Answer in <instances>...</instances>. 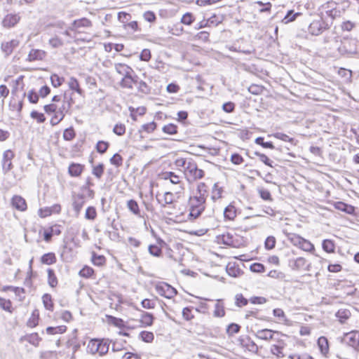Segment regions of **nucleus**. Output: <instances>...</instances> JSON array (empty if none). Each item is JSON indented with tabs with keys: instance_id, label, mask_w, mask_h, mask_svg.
<instances>
[{
	"instance_id": "f257e3e1",
	"label": "nucleus",
	"mask_w": 359,
	"mask_h": 359,
	"mask_svg": "<svg viewBox=\"0 0 359 359\" xmlns=\"http://www.w3.org/2000/svg\"><path fill=\"white\" fill-rule=\"evenodd\" d=\"M74 103L72 97H67L66 94L64 95L63 104L59 108L58 111L52 117L50 123L53 126L58 124L61 121L63 120L65 114L68 113L72 104Z\"/></svg>"
},
{
	"instance_id": "f03ea898",
	"label": "nucleus",
	"mask_w": 359,
	"mask_h": 359,
	"mask_svg": "<svg viewBox=\"0 0 359 359\" xmlns=\"http://www.w3.org/2000/svg\"><path fill=\"white\" fill-rule=\"evenodd\" d=\"M184 174L189 181H196L204 177L205 172L202 169L198 168L195 162L189 161Z\"/></svg>"
},
{
	"instance_id": "7ed1b4c3",
	"label": "nucleus",
	"mask_w": 359,
	"mask_h": 359,
	"mask_svg": "<svg viewBox=\"0 0 359 359\" xmlns=\"http://www.w3.org/2000/svg\"><path fill=\"white\" fill-rule=\"evenodd\" d=\"M329 29L328 24L323 19L319 18L314 20L309 27V32L312 35L318 36L325 29Z\"/></svg>"
},
{
	"instance_id": "20e7f679",
	"label": "nucleus",
	"mask_w": 359,
	"mask_h": 359,
	"mask_svg": "<svg viewBox=\"0 0 359 359\" xmlns=\"http://www.w3.org/2000/svg\"><path fill=\"white\" fill-rule=\"evenodd\" d=\"M341 342L352 347L355 351H358L359 348V331H351L346 333L341 338Z\"/></svg>"
},
{
	"instance_id": "39448f33",
	"label": "nucleus",
	"mask_w": 359,
	"mask_h": 359,
	"mask_svg": "<svg viewBox=\"0 0 359 359\" xmlns=\"http://www.w3.org/2000/svg\"><path fill=\"white\" fill-rule=\"evenodd\" d=\"M14 156L15 154L11 149H8L4 152L1 164L2 170L4 174L8 173L13 169V165L12 163V160L13 159Z\"/></svg>"
},
{
	"instance_id": "423d86ee",
	"label": "nucleus",
	"mask_w": 359,
	"mask_h": 359,
	"mask_svg": "<svg viewBox=\"0 0 359 359\" xmlns=\"http://www.w3.org/2000/svg\"><path fill=\"white\" fill-rule=\"evenodd\" d=\"M156 290L161 296L168 299H171L177 294V290L168 283H163L156 286Z\"/></svg>"
},
{
	"instance_id": "0eeeda50",
	"label": "nucleus",
	"mask_w": 359,
	"mask_h": 359,
	"mask_svg": "<svg viewBox=\"0 0 359 359\" xmlns=\"http://www.w3.org/2000/svg\"><path fill=\"white\" fill-rule=\"evenodd\" d=\"M217 241L219 243H222L232 248H238L240 246L239 241L235 239L233 236L230 233L217 236Z\"/></svg>"
},
{
	"instance_id": "6e6552de",
	"label": "nucleus",
	"mask_w": 359,
	"mask_h": 359,
	"mask_svg": "<svg viewBox=\"0 0 359 359\" xmlns=\"http://www.w3.org/2000/svg\"><path fill=\"white\" fill-rule=\"evenodd\" d=\"M20 16L16 13H8L4 16L1 25L4 27L9 29L15 27L20 20Z\"/></svg>"
},
{
	"instance_id": "1a4fd4ad",
	"label": "nucleus",
	"mask_w": 359,
	"mask_h": 359,
	"mask_svg": "<svg viewBox=\"0 0 359 359\" xmlns=\"http://www.w3.org/2000/svg\"><path fill=\"white\" fill-rule=\"evenodd\" d=\"M92 23L91 22L86 18H83L79 20H75L73 21V22L71 24V25L69 27V29L71 31H74L75 32H81L80 30L82 27H91Z\"/></svg>"
},
{
	"instance_id": "9d476101",
	"label": "nucleus",
	"mask_w": 359,
	"mask_h": 359,
	"mask_svg": "<svg viewBox=\"0 0 359 359\" xmlns=\"http://www.w3.org/2000/svg\"><path fill=\"white\" fill-rule=\"evenodd\" d=\"M137 82L138 76L134 74L123 77L119 84L123 88L132 89L133 88V85L137 84Z\"/></svg>"
},
{
	"instance_id": "9b49d317",
	"label": "nucleus",
	"mask_w": 359,
	"mask_h": 359,
	"mask_svg": "<svg viewBox=\"0 0 359 359\" xmlns=\"http://www.w3.org/2000/svg\"><path fill=\"white\" fill-rule=\"evenodd\" d=\"M116 72L123 76V77L128 76L130 74H134V70L128 65L123 63H116L114 65Z\"/></svg>"
},
{
	"instance_id": "f8f14e48",
	"label": "nucleus",
	"mask_w": 359,
	"mask_h": 359,
	"mask_svg": "<svg viewBox=\"0 0 359 359\" xmlns=\"http://www.w3.org/2000/svg\"><path fill=\"white\" fill-rule=\"evenodd\" d=\"M11 205L16 210L22 212L26 210L27 208L25 200L18 195H15L12 198Z\"/></svg>"
},
{
	"instance_id": "ddd939ff",
	"label": "nucleus",
	"mask_w": 359,
	"mask_h": 359,
	"mask_svg": "<svg viewBox=\"0 0 359 359\" xmlns=\"http://www.w3.org/2000/svg\"><path fill=\"white\" fill-rule=\"evenodd\" d=\"M351 43H355V41H347L344 42L339 48L338 50L341 55H353L358 53V50L356 48H348V45H351Z\"/></svg>"
},
{
	"instance_id": "4468645a",
	"label": "nucleus",
	"mask_w": 359,
	"mask_h": 359,
	"mask_svg": "<svg viewBox=\"0 0 359 359\" xmlns=\"http://www.w3.org/2000/svg\"><path fill=\"white\" fill-rule=\"evenodd\" d=\"M273 333H278V332L270 329H263L258 330L255 336L259 339L269 341L273 339Z\"/></svg>"
},
{
	"instance_id": "2eb2a0df",
	"label": "nucleus",
	"mask_w": 359,
	"mask_h": 359,
	"mask_svg": "<svg viewBox=\"0 0 359 359\" xmlns=\"http://www.w3.org/2000/svg\"><path fill=\"white\" fill-rule=\"evenodd\" d=\"M334 206L337 210L349 215H353L355 212V207L342 201L336 202Z\"/></svg>"
},
{
	"instance_id": "dca6fc26",
	"label": "nucleus",
	"mask_w": 359,
	"mask_h": 359,
	"mask_svg": "<svg viewBox=\"0 0 359 359\" xmlns=\"http://www.w3.org/2000/svg\"><path fill=\"white\" fill-rule=\"evenodd\" d=\"M154 320V316L148 312L142 311L140 323L142 326L148 327L151 326L153 324Z\"/></svg>"
},
{
	"instance_id": "f3484780",
	"label": "nucleus",
	"mask_w": 359,
	"mask_h": 359,
	"mask_svg": "<svg viewBox=\"0 0 359 359\" xmlns=\"http://www.w3.org/2000/svg\"><path fill=\"white\" fill-rule=\"evenodd\" d=\"M206 198L202 196H194L189 198V208H197L199 206H205Z\"/></svg>"
},
{
	"instance_id": "a211bd4d",
	"label": "nucleus",
	"mask_w": 359,
	"mask_h": 359,
	"mask_svg": "<svg viewBox=\"0 0 359 359\" xmlns=\"http://www.w3.org/2000/svg\"><path fill=\"white\" fill-rule=\"evenodd\" d=\"M84 165L79 163H72L69 165L68 172L72 177H79L83 172Z\"/></svg>"
},
{
	"instance_id": "6ab92c4d",
	"label": "nucleus",
	"mask_w": 359,
	"mask_h": 359,
	"mask_svg": "<svg viewBox=\"0 0 359 359\" xmlns=\"http://www.w3.org/2000/svg\"><path fill=\"white\" fill-rule=\"evenodd\" d=\"M84 203L85 199L83 195L79 194L74 198L73 208L76 215L79 214Z\"/></svg>"
},
{
	"instance_id": "aec40b11",
	"label": "nucleus",
	"mask_w": 359,
	"mask_h": 359,
	"mask_svg": "<svg viewBox=\"0 0 359 359\" xmlns=\"http://www.w3.org/2000/svg\"><path fill=\"white\" fill-rule=\"evenodd\" d=\"M19 44L18 40H11V41L3 43L1 44V49L6 55H10L13 49L16 48Z\"/></svg>"
},
{
	"instance_id": "412c9836",
	"label": "nucleus",
	"mask_w": 359,
	"mask_h": 359,
	"mask_svg": "<svg viewBox=\"0 0 359 359\" xmlns=\"http://www.w3.org/2000/svg\"><path fill=\"white\" fill-rule=\"evenodd\" d=\"M127 208L128 210L135 215L138 217H142L140 210L139 208V205L137 202L134 199H130L127 201Z\"/></svg>"
},
{
	"instance_id": "4be33fe9",
	"label": "nucleus",
	"mask_w": 359,
	"mask_h": 359,
	"mask_svg": "<svg viewBox=\"0 0 359 359\" xmlns=\"http://www.w3.org/2000/svg\"><path fill=\"white\" fill-rule=\"evenodd\" d=\"M226 270L227 273L232 277H238L242 273L241 269L236 266V263H229Z\"/></svg>"
},
{
	"instance_id": "5701e85b",
	"label": "nucleus",
	"mask_w": 359,
	"mask_h": 359,
	"mask_svg": "<svg viewBox=\"0 0 359 359\" xmlns=\"http://www.w3.org/2000/svg\"><path fill=\"white\" fill-rule=\"evenodd\" d=\"M306 263V260L304 257H298L294 260L289 261V266L292 270L298 271L303 268Z\"/></svg>"
},
{
	"instance_id": "b1692460",
	"label": "nucleus",
	"mask_w": 359,
	"mask_h": 359,
	"mask_svg": "<svg viewBox=\"0 0 359 359\" xmlns=\"http://www.w3.org/2000/svg\"><path fill=\"white\" fill-rule=\"evenodd\" d=\"M318 345L321 353L326 356L329 352L328 340L325 337H320L318 339Z\"/></svg>"
},
{
	"instance_id": "393cba45",
	"label": "nucleus",
	"mask_w": 359,
	"mask_h": 359,
	"mask_svg": "<svg viewBox=\"0 0 359 359\" xmlns=\"http://www.w3.org/2000/svg\"><path fill=\"white\" fill-rule=\"evenodd\" d=\"M98 343L97 353L101 356L105 355L108 352L109 348V339H99Z\"/></svg>"
},
{
	"instance_id": "a878e982",
	"label": "nucleus",
	"mask_w": 359,
	"mask_h": 359,
	"mask_svg": "<svg viewBox=\"0 0 359 359\" xmlns=\"http://www.w3.org/2000/svg\"><path fill=\"white\" fill-rule=\"evenodd\" d=\"M23 339L36 347L39 346V342L41 341V338L36 332L27 334Z\"/></svg>"
},
{
	"instance_id": "bb28decb",
	"label": "nucleus",
	"mask_w": 359,
	"mask_h": 359,
	"mask_svg": "<svg viewBox=\"0 0 359 359\" xmlns=\"http://www.w3.org/2000/svg\"><path fill=\"white\" fill-rule=\"evenodd\" d=\"M69 88L76 91L80 95H83V90L80 88L78 80L74 77H71L68 81Z\"/></svg>"
},
{
	"instance_id": "cd10ccee",
	"label": "nucleus",
	"mask_w": 359,
	"mask_h": 359,
	"mask_svg": "<svg viewBox=\"0 0 359 359\" xmlns=\"http://www.w3.org/2000/svg\"><path fill=\"white\" fill-rule=\"evenodd\" d=\"M156 199L162 207H165L167 205H170L173 203L174 196L171 192L167 191L164 194L163 199L162 201L158 198V196H156Z\"/></svg>"
},
{
	"instance_id": "c85d7f7f",
	"label": "nucleus",
	"mask_w": 359,
	"mask_h": 359,
	"mask_svg": "<svg viewBox=\"0 0 359 359\" xmlns=\"http://www.w3.org/2000/svg\"><path fill=\"white\" fill-rule=\"evenodd\" d=\"M224 217L226 219L233 220L236 217V208L232 205H229L224 210Z\"/></svg>"
},
{
	"instance_id": "c756f323",
	"label": "nucleus",
	"mask_w": 359,
	"mask_h": 359,
	"mask_svg": "<svg viewBox=\"0 0 359 359\" xmlns=\"http://www.w3.org/2000/svg\"><path fill=\"white\" fill-rule=\"evenodd\" d=\"M57 259L53 252L46 253L41 257V263L47 265L53 264L55 263Z\"/></svg>"
},
{
	"instance_id": "7c9ffc66",
	"label": "nucleus",
	"mask_w": 359,
	"mask_h": 359,
	"mask_svg": "<svg viewBox=\"0 0 359 359\" xmlns=\"http://www.w3.org/2000/svg\"><path fill=\"white\" fill-rule=\"evenodd\" d=\"M271 136L276 137V139L283 140L284 142H288L292 145H296L297 140H294L292 137H289L286 134L282 133H276L271 135Z\"/></svg>"
},
{
	"instance_id": "2f4dec72",
	"label": "nucleus",
	"mask_w": 359,
	"mask_h": 359,
	"mask_svg": "<svg viewBox=\"0 0 359 359\" xmlns=\"http://www.w3.org/2000/svg\"><path fill=\"white\" fill-rule=\"evenodd\" d=\"M322 248L323 250L328 253H332L335 251L334 243L330 239L324 240L322 243Z\"/></svg>"
},
{
	"instance_id": "473e14b6",
	"label": "nucleus",
	"mask_w": 359,
	"mask_h": 359,
	"mask_svg": "<svg viewBox=\"0 0 359 359\" xmlns=\"http://www.w3.org/2000/svg\"><path fill=\"white\" fill-rule=\"evenodd\" d=\"M43 304L46 309L49 310L50 311H53L54 304L53 303L51 295L49 294H44L42 297Z\"/></svg>"
},
{
	"instance_id": "72a5a7b5",
	"label": "nucleus",
	"mask_w": 359,
	"mask_h": 359,
	"mask_svg": "<svg viewBox=\"0 0 359 359\" xmlns=\"http://www.w3.org/2000/svg\"><path fill=\"white\" fill-rule=\"evenodd\" d=\"M27 95L29 102L31 104H36L39 100V95L34 89H32L28 91L27 94L24 93L23 97Z\"/></svg>"
},
{
	"instance_id": "f704fd0d",
	"label": "nucleus",
	"mask_w": 359,
	"mask_h": 359,
	"mask_svg": "<svg viewBox=\"0 0 359 359\" xmlns=\"http://www.w3.org/2000/svg\"><path fill=\"white\" fill-rule=\"evenodd\" d=\"M43 55H44V52H43L40 50L32 49L28 55L27 60L29 61L41 60L43 58Z\"/></svg>"
},
{
	"instance_id": "c9c22d12",
	"label": "nucleus",
	"mask_w": 359,
	"mask_h": 359,
	"mask_svg": "<svg viewBox=\"0 0 359 359\" xmlns=\"http://www.w3.org/2000/svg\"><path fill=\"white\" fill-rule=\"evenodd\" d=\"M288 241H290L294 245L299 248L302 241L304 238L301 237L298 234L290 233L287 235Z\"/></svg>"
},
{
	"instance_id": "e433bc0d",
	"label": "nucleus",
	"mask_w": 359,
	"mask_h": 359,
	"mask_svg": "<svg viewBox=\"0 0 359 359\" xmlns=\"http://www.w3.org/2000/svg\"><path fill=\"white\" fill-rule=\"evenodd\" d=\"M205 206H199L197 208H189V218L190 219H197L204 211Z\"/></svg>"
},
{
	"instance_id": "4c0bfd02",
	"label": "nucleus",
	"mask_w": 359,
	"mask_h": 359,
	"mask_svg": "<svg viewBox=\"0 0 359 359\" xmlns=\"http://www.w3.org/2000/svg\"><path fill=\"white\" fill-rule=\"evenodd\" d=\"M48 283L51 287H55L57 285V279L55 274V271L51 269H48Z\"/></svg>"
},
{
	"instance_id": "58836bf2",
	"label": "nucleus",
	"mask_w": 359,
	"mask_h": 359,
	"mask_svg": "<svg viewBox=\"0 0 359 359\" xmlns=\"http://www.w3.org/2000/svg\"><path fill=\"white\" fill-rule=\"evenodd\" d=\"M92 262L95 266H102L105 264L106 259L103 255H97L95 252L92 253Z\"/></svg>"
},
{
	"instance_id": "ea45409f",
	"label": "nucleus",
	"mask_w": 359,
	"mask_h": 359,
	"mask_svg": "<svg viewBox=\"0 0 359 359\" xmlns=\"http://www.w3.org/2000/svg\"><path fill=\"white\" fill-rule=\"evenodd\" d=\"M225 315V311L223 304L221 303V300H217L215 305L214 316L215 317H223Z\"/></svg>"
},
{
	"instance_id": "a19ab883",
	"label": "nucleus",
	"mask_w": 359,
	"mask_h": 359,
	"mask_svg": "<svg viewBox=\"0 0 359 359\" xmlns=\"http://www.w3.org/2000/svg\"><path fill=\"white\" fill-rule=\"evenodd\" d=\"M139 337L146 343H151L154 339V335L151 332L142 331L139 334Z\"/></svg>"
},
{
	"instance_id": "79ce46f5",
	"label": "nucleus",
	"mask_w": 359,
	"mask_h": 359,
	"mask_svg": "<svg viewBox=\"0 0 359 359\" xmlns=\"http://www.w3.org/2000/svg\"><path fill=\"white\" fill-rule=\"evenodd\" d=\"M97 339H91L87 346V352L95 354L97 353V346L99 345Z\"/></svg>"
},
{
	"instance_id": "37998d69",
	"label": "nucleus",
	"mask_w": 359,
	"mask_h": 359,
	"mask_svg": "<svg viewBox=\"0 0 359 359\" xmlns=\"http://www.w3.org/2000/svg\"><path fill=\"white\" fill-rule=\"evenodd\" d=\"M137 86V90L139 92L147 95L149 94L151 92V88L147 84L146 82L143 81H139L137 82V84H135Z\"/></svg>"
},
{
	"instance_id": "c03bdc74",
	"label": "nucleus",
	"mask_w": 359,
	"mask_h": 359,
	"mask_svg": "<svg viewBox=\"0 0 359 359\" xmlns=\"http://www.w3.org/2000/svg\"><path fill=\"white\" fill-rule=\"evenodd\" d=\"M300 13H294L293 10H290L287 11V14L285 15V18L283 20V22L285 24H287L289 22H291L297 18V16L300 15Z\"/></svg>"
},
{
	"instance_id": "a18cd8bd",
	"label": "nucleus",
	"mask_w": 359,
	"mask_h": 359,
	"mask_svg": "<svg viewBox=\"0 0 359 359\" xmlns=\"http://www.w3.org/2000/svg\"><path fill=\"white\" fill-rule=\"evenodd\" d=\"M350 316L351 312L348 309H339L336 313V316L339 318L341 323H344L350 317Z\"/></svg>"
},
{
	"instance_id": "49530a36",
	"label": "nucleus",
	"mask_w": 359,
	"mask_h": 359,
	"mask_svg": "<svg viewBox=\"0 0 359 359\" xmlns=\"http://www.w3.org/2000/svg\"><path fill=\"white\" fill-rule=\"evenodd\" d=\"M299 248L306 252H313L315 250L314 245L309 241L305 238L302 241Z\"/></svg>"
},
{
	"instance_id": "de8ad7c7",
	"label": "nucleus",
	"mask_w": 359,
	"mask_h": 359,
	"mask_svg": "<svg viewBox=\"0 0 359 359\" xmlns=\"http://www.w3.org/2000/svg\"><path fill=\"white\" fill-rule=\"evenodd\" d=\"M104 166L103 163H99L97 165L93 168L92 173L97 178L100 179L103 175Z\"/></svg>"
},
{
	"instance_id": "09e8293b",
	"label": "nucleus",
	"mask_w": 359,
	"mask_h": 359,
	"mask_svg": "<svg viewBox=\"0 0 359 359\" xmlns=\"http://www.w3.org/2000/svg\"><path fill=\"white\" fill-rule=\"evenodd\" d=\"M248 303V300L243 297L242 294H237L235 296V304L238 307L246 306Z\"/></svg>"
},
{
	"instance_id": "8fccbe9b",
	"label": "nucleus",
	"mask_w": 359,
	"mask_h": 359,
	"mask_svg": "<svg viewBox=\"0 0 359 359\" xmlns=\"http://www.w3.org/2000/svg\"><path fill=\"white\" fill-rule=\"evenodd\" d=\"M255 142L259 145H261L264 148L274 149L275 147L271 142H264V137H258L255 139Z\"/></svg>"
},
{
	"instance_id": "3c124183",
	"label": "nucleus",
	"mask_w": 359,
	"mask_h": 359,
	"mask_svg": "<svg viewBox=\"0 0 359 359\" xmlns=\"http://www.w3.org/2000/svg\"><path fill=\"white\" fill-rule=\"evenodd\" d=\"M50 81L52 85L55 87H59L60 86L63 82L65 81V79L63 77H60L57 74H53L50 76Z\"/></svg>"
},
{
	"instance_id": "603ef678",
	"label": "nucleus",
	"mask_w": 359,
	"mask_h": 359,
	"mask_svg": "<svg viewBox=\"0 0 359 359\" xmlns=\"http://www.w3.org/2000/svg\"><path fill=\"white\" fill-rule=\"evenodd\" d=\"M109 146V142L104 141H98L96 144L97 151L100 154H103L105 153Z\"/></svg>"
},
{
	"instance_id": "864d4df0",
	"label": "nucleus",
	"mask_w": 359,
	"mask_h": 359,
	"mask_svg": "<svg viewBox=\"0 0 359 359\" xmlns=\"http://www.w3.org/2000/svg\"><path fill=\"white\" fill-rule=\"evenodd\" d=\"M197 192L198 194L197 195L198 196H202L206 198V196L208 194L207 185L204 182H200L197 187Z\"/></svg>"
},
{
	"instance_id": "5fc2aeb1",
	"label": "nucleus",
	"mask_w": 359,
	"mask_h": 359,
	"mask_svg": "<svg viewBox=\"0 0 359 359\" xmlns=\"http://www.w3.org/2000/svg\"><path fill=\"white\" fill-rule=\"evenodd\" d=\"M163 131L165 133L169 134V135H175L177 133V126L169 123L168 125H165L163 127Z\"/></svg>"
},
{
	"instance_id": "6e6d98bb",
	"label": "nucleus",
	"mask_w": 359,
	"mask_h": 359,
	"mask_svg": "<svg viewBox=\"0 0 359 359\" xmlns=\"http://www.w3.org/2000/svg\"><path fill=\"white\" fill-rule=\"evenodd\" d=\"M222 189L221 187H219L217 183H215L213 186V188H212V199L213 201H215L219 198L222 197Z\"/></svg>"
},
{
	"instance_id": "4d7b16f0",
	"label": "nucleus",
	"mask_w": 359,
	"mask_h": 359,
	"mask_svg": "<svg viewBox=\"0 0 359 359\" xmlns=\"http://www.w3.org/2000/svg\"><path fill=\"white\" fill-rule=\"evenodd\" d=\"M276 240L274 236H268L264 242V246L266 250H272L275 248Z\"/></svg>"
},
{
	"instance_id": "13d9d810",
	"label": "nucleus",
	"mask_w": 359,
	"mask_h": 359,
	"mask_svg": "<svg viewBox=\"0 0 359 359\" xmlns=\"http://www.w3.org/2000/svg\"><path fill=\"white\" fill-rule=\"evenodd\" d=\"M255 155H256L257 156L259 157V160L263 162L265 165H268V166H270L271 168H273V161H271L268 157L267 156H266L265 154H262L259 151H255Z\"/></svg>"
},
{
	"instance_id": "bf43d9fd",
	"label": "nucleus",
	"mask_w": 359,
	"mask_h": 359,
	"mask_svg": "<svg viewBox=\"0 0 359 359\" xmlns=\"http://www.w3.org/2000/svg\"><path fill=\"white\" fill-rule=\"evenodd\" d=\"M94 273V270L93 268L85 266L81 270L79 271V275L84 278H90Z\"/></svg>"
},
{
	"instance_id": "052dcab7",
	"label": "nucleus",
	"mask_w": 359,
	"mask_h": 359,
	"mask_svg": "<svg viewBox=\"0 0 359 359\" xmlns=\"http://www.w3.org/2000/svg\"><path fill=\"white\" fill-rule=\"evenodd\" d=\"M97 216L96 210L94 207L90 206L86 209L85 217L87 219L93 220Z\"/></svg>"
},
{
	"instance_id": "680f3d73",
	"label": "nucleus",
	"mask_w": 359,
	"mask_h": 359,
	"mask_svg": "<svg viewBox=\"0 0 359 359\" xmlns=\"http://www.w3.org/2000/svg\"><path fill=\"white\" fill-rule=\"evenodd\" d=\"M11 304L10 300L0 297V307L2 309L11 313Z\"/></svg>"
},
{
	"instance_id": "e2e57ef3",
	"label": "nucleus",
	"mask_w": 359,
	"mask_h": 359,
	"mask_svg": "<svg viewBox=\"0 0 359 359\" xmlns=\"http://www.w3.org/2000/svg\"><path fill=\"white\" fill-rule=\"evenodd\" d=\"M109 161L112 165H114L116 167H120L123 163V158L118 153L114 154Z\"/></svg>"
},
{
	"instance_id": "0e129e2a",
	"label": "nucleus",
	"mask_w": 359,
	"mask_h": 359,
	"mask_svg": "<svg viewBox=\"0 0 359 359\" xmlns=\"http://www.w3.org/2000/svg\"><path fill=\"white\" fill-rule=\"evenodd\" d=\"M148 250L150 255L154 257H160L162 254L161 249L156 245H150Z\"/></svg>"
},
{
	"instance_id": "69168bd1",
	"label": "nucleus",
	"mask_w": 359,
	"mask_h": 359,
	"mask_svg": "<svg viewBox=\"0 0 359 359\" xmlns=\"http://www.w3.org/2000/svg\"><path fill=\"white\" fill-rule=\"evenodd\" d=\"M271 352L278 358H283L285 356L283 353V346H280L273 345L271 348Z\"/></svg>"
},
{
	"instance_id": "338daca9",
	"label": "nucleus",
	"mask_w": 359,
	"mask_h": 359,
	"mask_svg": "<svg viewBox=\"0 0 359 359\" xmlns=\"http://www.w3.org/2000/svg\"><path fill=\"white\" fill-rule=\"evenodd\" d=\"M194 21V18L191 13H186L181 19V22L187 25H191Z\"/></svg>"
},
{
	"instance_id": "774afa93",
	"label": "nucleus",
	"mask_w": 359,
	"mask_h": 359,
	"mask_svg": "<svg viewBox=\"0 0 359 359\" xmlns=\"http://www.w3.org/2000/svg\"><path fill=\"white\" fill-rule=\"evenodd\" d=\"M75 132L72 128H69L65 130L63 133V138L65 140L70 141L75 137Z\"/></svg>"
}]
</instances>
